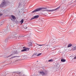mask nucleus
Masks as SVG:
<instances>
[{
    "label": "nucleus",
    "instance_id": "obj_1",
    "mask_svg": "<svg viewBox=\"0 0 76 76\" xmlns=\"http://www.w3.org/2000/svg\"><path fill=\"white\" fill-rule=\"evenodd\" d=\"M43 9H45V10H47V8H45V7H43V8H37L36 9L34 10L32 12V13H35V12H39V11H41V10H42Z\"/></svg>",
    "mask_w": 76,
    "mask_h": 76
},
{
    "label": "nucleus",
    "instance_id": "obj_2",
    "mask_svg": "<svg viewBox=\"0 0 76 76\" xmlns=\"http://www.w3.org/2000/svg\"><path fill=\"white\" fill-rule=\"evenodd\" d=\"M7 4V3L6 2V1L4 0H3L0 5V7H4V6H6Z\"/></svg>",
    "mask_w": 76,
    "mask_h": 76
},
{
    "label": "nucleus",
    "instance_id": "obj_3",
    "mask_svg": "<svg viewBox=\"0 0 76 76\" xmlns=\"http://www.w3.org/2000/svg\"><path fill=\"white\" fill-rule=\"evenodd\" d=\"M60 6H59L58 7L55 9H53L52 10H45L44 11H46V12H54V11L58 10V9H60Z\"/></svg>",
    "mask_w": 76,
    "mask_h": 76
},
{
    "label": "nucleus",
    "instance_id": "obj_4",
    "mask_svg": "<svg viewBox=\"0 0 76 76\" xmlns=\"http://www.w3.org/2000/svg\"><path fill=\"white\" fill-rule=\"evenodd\" d=\"M15 34L12 33L10 36H9L8 37L9 39H10V38H15V37H16L17 35H16V34H15V35H14Z\"/></svg>",
    "mask_w": 76,
    "mask_h": 76
},
{
    "label": "nucleus",
    "instance_id": "obj_5",
    "mask_svg": "<svg viewBox=\"0 0 76 76\" xmlns=\"http://www.w3.org/2000/svg\"><path fill=\"white\" fill-rule=\"evenodd\" d=\"M23 50H21L22 52H23L24 51H28L29 50L28 48H26L25 47H23Z\"/></svg>",
    "mask_w": 76,
    "mask_h": 76
},
{
    "label": "nucleus",
    "instance_id": "obj_6",
    "mask_svg": "<svg viewBox=\"0 0 76 76\" xmlns=\"http://www.w3.org/2000/svg\"><path fill=\"white\" fill-rule=\"evenodd\" d=\"M39 18V15H35L33 17H32L31 19V20H32V19H38V18Z\"/></svg>",
    "mask_w": 76,
    "mask_h": 76
},
{
    "label": "nucleus",
    "instance_id": "obj_7",
    "mask_svg": "<svg viewBox=\"0 0 76 76\" xmlns=\"http://www.w3.org/2000/svg\"><path fill=\"white\" fill-rule=\"evenodd\" d=\"M30 36V35H29L26 34V36H24L19 37H18V38H19H19H22L23 37H24L25 38H27V37L28 38V37H29Z\"/></svg>",
    "mask_w": 76,
    "mask_h": 76
},
{
    "label": "nucleus",
    "instance_id": "obj_8",
    "mask_svg": "<svg viewBox=\"0 0 76 76\" xmlns=\"http://www.w3.org/2000/svg\"><path fill=\"white\" fill-rule=\"evenodd\" d=\"M40 74L42 75H45V73L44 72V71L40 72H39Z\"/></svg>",
    "mask_w": 76,
    "mask_h": 76
},
{
    "label": "nucleus",
    "instance_id": "obj_9",
    "mask_svg": "<svg viewBox=\"0 0 76 76\" xmlns=\"http://www.w3.org/2000/svg\"><path fill=\"white\" fill-rule=\"evenodd\" d=\"M11 17L12 19H11V20H13V19H16V18L14 15H11Z\"/></svg>",
    "mask_w": 76,
    "mask_h": 76
},
{
    "label": "nucleus",
    "instance_id": "obj_10",
    "mask_svg": "<svg viewBox=\"0 0 76 76\" xmlns=\"http://www.w3.org/2000/svg\"><path fill=\"white\" fill-rule=\"evenodd\" d=\"M20 56H14L12 57H11V58H10V59H12V58H16V57H20Z\"/></svg>",
    "mask_w": 76,
    "mask_h": 76
},
{
    "label": "nucleus",
    "instance_id": "obj_11",
    "mask_svg": "<svg viewBox=\"0 0 76 76\" xmlns=\"http://www.w3.org/2000/svg\"><path fill=\"white\" fill-rule=\"evenodd\" d=\"M23 26L24 29H27L28 28V27H27V25L26 24H25Z\"/></svg>",
    "mask_w": 76,
    "mask_h": 76
},
{
    "label": "nucleus",
    "instance_id": "obj_12",
    "mask_svg": "<svg viewBox=\"0 0 76 76\" xmlns=\"http://www.w3.org/2000/svg\"><path fill=\"white\" fill-rule=\"evenodd\" d=\"M72 50H76V46L73 47H72Z\"/></svg>",
    "mask_w": 76,
    "mask_h": 76
},
{
    "label": "nucleus",
    "instance_id": "obj_13",
    "mask_svg": "<svg viewBox=\"0 0 76 76\" xmlns=\"http://www.w3.org/2000/svg\"><path fill=\"white\" fill-rule=\"evenodd\" d=\"M4 23V21H2L1 22V23L0 24V26H1V25H3V23Z\"/></svg>",
    "mask_w": 76,
    "mask_h": 76
},
{
    "label": "nucleus",
    "instance_id": "obj_14",
    "mask_svg": "<svg viewBox=\"0 0 76 76\" xmlns=\"http://www.w3.org/2000/svg\"><path fill=\"white\" fill-rule=\"evenodd\" d=\"M72 44H70L68 45V48H69V47H72Z\"/></svg>",
    "mask_w": 76,
    "mask_h": 76
},
{
    "label": "nucleus",
    "instance_id": "obj_15",
    "mask_svg": "<svg viewBox=\"0 0 76 76\" xmlns=\"http://www.w3.org/2000/svg\"><path fill=\"white\" fill-rule=\"evenodd\" d=\"M18 75H19V76H24V75H23L22 73L21 72H19L18 74Z\"/></svg>",
    "mask_w": 76,
    "mask_h": 76
},
{
    "label": "nucleus",
    "instance_id": "obj_16",
    "mask_svg": "<svg viewBox=\"0 0 76 76\" xmlns=\"http://www.w3.org/2000/svg\"><path fill=\"white\" fill-rule=\"evenodd\" d=\"M61 61H62V62H65V61H66V60L62 59L61 60Z\"/></svg>",
    "mask_w": 76,
    "mask_h": 76
},
{
    "label": "nucleus",
    "instance_id": "obj_17",
    "mask_svg": "<svg viewBox=\"0 0 76 76\" xmlns=\"http://www.w3.org/2000/svg\"><path fill=\"white\" fill-rule=\"evenodd\" d=\"M49 62H53V59H50L48 61Z\"/></svg>",
    "mask_w": 76,
    "mask_h": 76
},
{
    "label": "nucleus",
    "instance_id": "obj_18",
    "mask_svg": "<svg viewBox=\"0 0 76 76\" xmlns=\"http://www.w3.org/2000/svg\"><path fill=\"white\" fill-rule=\"evenodd\" d=\"M10 28H7L5 30V32H6V31H10Z\"/></svg>",
    "mask_w": 76,
    "mask_h": 76
},
{
    "label": "nucleus",
    "instance_id": "obj_19",
    "mask_svg": "<svg viewBox=\"0 0 76 76\" xmlns=\"http://www.w3.org/2000/svg\"><path fill=\"white\" fill-rule=\"evenodd\" d=\"M21 6H22V3H21V2H20L19 3L18 7H20Z\"/></svg>",
    "mask_w": 76,
    "mask_h": 76
},
{
    "label": "nucleus",
    "instance_id": "obj_20",
    "mask_svg": "<svg viewBox=\"0 0 76 76\" xmlns=\"http://www.w3.org/2000/svg\"><path fill=\"white\" fill-rule=\"evenodd\" d=\"M20 23H21V24H22L23 23V20L22 19L20 21Z\"/></svg>",
    "mask_w": 76,
    "mask_h": 76
},
{
    "label": "nucleus",
    "instance_id": "obj_21",
    "mask_svg": "<svg viewBox=\"0 0 76 76\" xmlns=\"http://www.w3.org/2000/svg\"><path fill=\"white\" fill-rule=\"evenodd\" d=\"M42 54V53H40L39 54H38L37 55V56H40V55H41Z\"/></svg>",
    "mask_w": 76,
    "mask_h": 76
},
{
    "label": "nucleus",
    "instance_id": "obj_22",
    "mask_svg": "<svg viewBox=\"0 0 76 76\" xmlns=\"http://www.w3.org/2000/svg\"><path fill=\"white\" fill-rule=\"evenodd\" d=\"M37 45H39V46H42V45H38V44H37Z\"/></svg>",
    "mask_w": 76,
    "mask_h": 76
},
{
    "label": "nucleus",
    "instance_id": "obj_23",
    "mask_svg": "<svg viewBox=\"0 0 76 76\" xmlns=\"http://www.w3.org/2000/svg\"><path fill=\"white\" fill-rule=\"evenodd\" d=\"M3 12V13H5L6 12H5V11H6V10H2Z\"/></svg>",
    "mask_w": 76,
    "mask_h": 76
},
{
    "label": "nucleus",
    "instance_id": "obj_24",
    "mask_svg": "<svg viewBox=\"0 0 76 76\" xmlns=\"http://www.w3.org/2000/svg\"><path fill=\"white\" fill-rule=\"evenodd\" d=\"M3 15L2 14H0V16H2Z\"/></svg>",
    "mask_w": 76,
    "mask_h": 76
},
{
    "label": "nucleus",
    "instance_id": "obj_25",
    "mask_svg": "<svg viewBox=\"0 0 76 76\" xmlns=\"http://www.w3.org/2000/svg\"><path fill=\"white\" fill-rule=\"evenodd\" d=\"M74 59H76V56L74 57Z\"/></svg>",
    "mask_w": 76,
    "mask_h": 76
},
{
    "label": "nucleus",
    "instance_id": "obj_26",
    "mask_svg": "<svg viewBox=\"0 0 76 76\" xmlns=\"http://www.w3.org/2000/svg\"><path fill=\"white\" fill-rule=\"evenodd\" d=\"M12 54L10 56H9V57H10V56H12Z\"/></svg>",
    "mask_w": 76,
    "mask_h": 76
},
{
    "label": "nucleus",
    "instance_id": "obj_27",
    "mask_svg": "<svg viewBox=\"0 0 76 76\" xmlns=\"http://www.w3.org/2000/svg\"><path fill=\"white\" fill-rule=\"evenodd\" d=\"M15 54H17L18 53H15Z\"/></svg>",
    "mask_w": 76,
    "mask_h": 76
},
{
    "label": "nucleus",
    "instance_id": "obj_28",
    "mask_svg": "<svg viewBox=\"0 0 76 76\" xmlns=\"http://www.w3.org/2000/svg\"><path fill=\"white\" fill-rule=\"evenodd\" d=\"M31 45H30V46H31Z\"/></svg>",
    "mask_w": 76,
    "mask_h": 76
}]
</instances>
